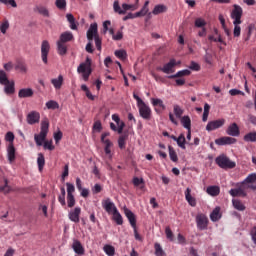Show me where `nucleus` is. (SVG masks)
<instances>
[{
	"mask_svg": "<svg viewBox=\"0 0 256 256\" xmlns=\"http://www.w3.org/2000/svg\"><path fill=\"white\" fill-rule=\"evenodd\" d=\"M173 109L175 117H177V119H181L183 117V113H185V110H183V108L177 104L173 106Z\"/></svg>",
	"mask_w": 256,
	"mask_h": 256,
	"instance_id": "obj_37",
	"label": "nucleus"
},
{
	"mask_svg": "<svg viewBox=\"0 0 256 256\" xmlns=\"http://www.w3.org/2000/svg\"><path fill=\"white\" fill-rule=\"evenodd\" d=\"M15 70L20 71V73H27V64H25V62H17Z\"/></svg>",
	"mask_w": 256,
	"mask_h": 256,
	"instance_id": "obj_45",
	"label": "nucleus"
},
{
	"mask_svg": "<svg viewBox=\"0 0 256 256\" xmlns=\"http://www.w3.org/2000/svg\"><path fill=\"white\" fill-rule=\"evenodd\" d=\"M97 37H99L97 23H93L90 25V27L87 31V39H88V41H92L93 39H96Z\"/></svg>",
	"mask_w": 256,
	"mask_h": 256,
	"instance_id": "obj_12",
	"label": "nucleus"
},
{
	"mask_svg": "<svg viewBox=\"0 0 256 256\" xmlns=\"http://www.w3.org/2000/svg\"><path fill=\"white\" fill-rule=\"evenodd\" d=\"M41 119V115L39 112L32 111L27 115V123L28 125H35V123H39Z\"/></svg>",
	"mask_w": 256,
	"mask_h": 256,
	"instance_id": "obj_14",
	"label": "nucleus"
},
{
	"mask_svg": "<svg viewBox=\"0 0 256 256\" xmlns=\"http://www.w3.org/2000/svg\"><path fill=\"white\" fill-rule=\"evenodd\" d=\"M232 205L234 208L237 209V211H245V205L239 199H233Z\"/></svg>",
	"mask_w": 256,
	"mask_h": 256,
	"instance_id": "obj_36",
	"label": "nucleus"
},
{
	"mask_svg": "<svg viewBox=\"0 0 256 256\" xmlns=\"http://www.w3.org/2000/svg\"><path fill=\"white\" fill-rule=\"evenodd\" d=\"M66 187H67V196L73 195V192L75 191V185L67 182Z\"/></svg>",
	"mask_w": 256,
	"mask_h": 256,
	"instance_id": "obj_54",
	"label": "nucleus"
},
{
	"mask_svg": "<svg viewBox=\"0 0 256 256\" xmlns=\"http://www.w3.org/2000/svg\"><path fill=\"white\" fill-rule=\"evenodd\" d=\"M175 65H177V62H175V59H171L169 61V63H167L166 65H164V67L162 68V71L164 73H175Z\"/></svg>",
	"mask_w": 256,
	"mask_h": 256,
	"instance_id": "obj_21",
	"label": "nucleus"
},
{
	"mask_svg": "<svg viewBox=\"0 0 256 256\" xmlns=\"http://www.w3.org/2000/svg\"><path fill=\"white\" fill-rule=\"evenodd\" d=\"M51 83L55 89H60L63 86V77L59 75L58 78L52 79Z\"/></svg>",
	"mask_w": 256,
	"mask_h": 256,
	"instance_id": "obj_35",
	"label": "nucleus"
},
{
	"mask_svg": "<svg viewBox=\"0 0 256 256\" xmlns=\"http://www.w3.org/2000/svg\"><path fill=\"white\" fill-rule=\"evenodd\" d=\"M113 9H114V13H118V15H125V11L123 10V8L121 9V6L119 5L118 0L114 1Z\"/></svg>",
	"mask_w": 256,
	"mask_h": 256,
	"instance_id": "obj_47",
	"label": "nucleus"
},
{
	"mask_svg": "<svg viewBox=\"0 0 256 256\" xmlns=\"http://www.w3.org/2000/svg\"><path fill=\"white\" fill-rule=\"evenodd\" d=\"M250 235H251V237H252L253 243L256 245V226H254V227L251 229Z\"/></svg>",
	"mask_w": 256,
	"mask_h": 256,
	"instance_id": "obj_64",
	"label": "nucleus"
},
{
	"mask_svg": "<svg viewBox=\"0 0 256 256\" xmlns=\"http://www.w3.org/2000/svg\"><path fill=\"white\" fill-rule=\"evenodd\" d=\"M11 81L9 77H7V72L4 70H0V85H7Z\"/></svg>",
	"mask_w": 256,
	"mask_h": 256,
	"instance_id": "obj_43",
	"label": "nucleus"
},
{
	"mask_svg": "<svg viewBox=\"0 0 256 256\" xmlns=\"http://www.w3.org/2000/svg\"><path fill=\"white\" fill-rule=\"evenodd\" d=\"M221 211V208L216 207L212 213L210 214V219L211 221H219V219H221V216H219V212Z\"/></svg>",
	"mask_w": 256,
	"mask_h": 256,
	"instance_id": "obj_42",
	"label": "nucleus"
},
{
	"mask_svg": "<svg viewBox=\"0 0 256 256\" xmlns=\"http://www.w3.org/2000/svg\"><path fill=\"white\" fill-rule=\"evenodd\" d=\"M72 249L74 250V253H76V255H85V248L79 240H74L72 244Z\"/></svg>",
	"mask_w": 256,
	"mask_h": 256,
	"instance_id": "obj_16",
	"label": "nucleus"
},
{
	"mask_svg": "<svg viewBox=\"0 0 256 256\" xmlns=\"http://www.w3.org/2000/svg\"><path fill=\"white\" fill-rule=\"evenodd\" d=\"M57 49L60 55H67V45L63 42H57Z\"/></svg>",
	"mask_w": 256,
	"mask_h": 256,
	"instance_id": "obj_44",
	"label": "nucleus"
},
{
	"mask_svg": "<svg viewBox=\"0 0 256 256\" xmlns=\"http://www.w3.org/2000/svg\"><path fill=\"white\" fill-rule=\"evenodd\" d=\"M102 207L108 215H112L115 212V209H117V206H115V203L111 201V198L102 200Z\"/></svg>",
	"mask_w": 256,
	"mask_h": 256,
	"instance_id": "obj_7",
	"label": "nucleus"
},
{
	"mask_svg": "<svg viewBox=\"0 0 256 256\" xmlns=\"http://www.w3.org/2000/svg\"><path fill=\"white\" fill-rule=\"evenodd\" d=\"M189 69H191L192 71H200L201 70V66L197 62L192 61L190 63Z\"/></svg>",
	"mask_w": 256,
	"mask_h": 256,
	"instance_id": "obj_56",
	"label": "nucleus"
},
{
	"mask_svg": "<svg viewBox=\"0 0 256 256\" xmlns=\"http://www.w3.org/2000/svg\"><path fill=\"white\" fill-rule=\"evenodd\" d=\"M138 109H139L140 117H142V119H146V120L151 119V108L147 104H145V102L138 105Z\"/></svg>",
	"mask_w": 256,
	"mask_h": 256,
	"instance_id": "obj_8",
	"label": "nucleus"
},
{
	"mask_svg": "<svg viewBox=\"0 0 256 256\" xmlns=\"http://www.w3.org/2000/svg\"><path fill=\"white\" fill-rule=\"evenodd\" d=\"M208 195H211L212 197H217L220 193V189L218 186H210L207 188Z\"/></svg>",
	"mask_w": 256,
	"mask_h": 256,
	"instance_id": "obj_38",
	"label": "nucleus"
},
{
	"mask_svg": "<svg viewBox=\"0 0 256 256\" xmlns=\"http://www.w3.org/2000/svg\"><path fill=\"white\" fill-rule=\"evenodd\" d=\"M47 109H51L52 111H55V109H59V103L55 100H49L46 102Z\"/></svg>",
	"mask_w": 256,
	"mask_h": 256,
	"instance_id": "obj_49",
	"label": "nucleus"
},
{
	"mask_svg": "<svg viewBox=\"0 0 256 256\" xmlns=\"http://www.w3.org/2000/svg\"><path fill=\"white\" fill-rule=\"evenodd\" d=\"M185 197L186 201L189 203V205H191V207H195L197 205V201L195 200V198H193V196H191V188L186 189Z\"/></svg>",
	"mask_w": 256,
	"mask_h": 256,
	"instance_id": "obj_25",
	"label": "nucleus"
},
{
	"mask_svg": "<svg viewBox=\"0 0 256 256\" xmlns=\"http://www.w3.org/2000/svg\"><path fill=\"white\" fill-rule=\"evenodd\" d=\"M0 193H4L5 195L11 193V186H9V180L7 178H4V186H0Z\"/></svg>",
	"mask_w": 256,
	"mask_h": 256,
	"instance_id": "obj_32",
	"label": "nucleus"
},
{
	"mask_svg": "<svg viewBox=\"0 0 256 256\" xmlns=\"http://www.w3.org/2000/svg\"><path fill=\"white\" fill-rule=\"evenodd\" d=\"M188 75H191V70L185 69V70L178 71L174 75L168 76V79H179L180 77H188Z\"/></svg>",
	"mask_w": 256,
	"mask_h": 256,
	"instance_id": "obj_24",
	"label": "nucleus"
},
{
	"mask_svg": "<svg viewBox=\"0 0 256 256\" xmlns=\"http://www.w3.org/2000/svg\"><path fill=\"white\" fill-rule=\"evenodd\" d=\"M226 133L230 135V137H239V135H241V132L239 130V126L237 125V123L230 124L226 129Z\"/></svg>",
	"mask_w": 256,
	"mask_h": 256,
	"instance_id": "obj_13",
	"label": "nucleus"
},
{
	"mask_svg": "<svg viewBox=\"0 0 256 256\" xmlns=\"http://www.w3.org/2000/svg\"><path fill=\"white\" fill-rule=\"evenodd\" d=\"M230 17H231V19H234L233 25H241V23H242L241 17H243V8H241V6L235 4Z\"/></svg>",
	"mask_w": 256,
	"mask_h": 256,
	"instance_id": "obj_4",
	"label": "nucleus"
},
{
	"mask_svg": "<svg viewBox=\"0 0 256 256\" xmlns=\"http://www.w3.org/2000/svg\"><path fill=\"white\" fill-rule=\"evenodd\" d=\"M7 153L9 163H13V161H15V146L13 145V143L9 144L7 148Z\"/></svg>",
	"mask_w": 256,
	"mask_h": 256,
	"instance_id": "obj_26",
	"label": "nucleus"
},
{
	"mask_svg": "<svg viewBox=\"0 0 256 256\" xmlns=\"http://www.w3.org/2000/svg\"><path fill=\"white\" fill-rule=\"evenodd\" d=\"M216 164L220 166L221 169H235V162L231 161L229 157L225 155H220L216 159Z\"/></svg>",
	"mask_w": 256,
	"mask_h": 256,
	"instance_id": "obj_3",
	"label": "nucleus"
},
{
	"mask_svg": "<svg viewBox=\"0 0 256 256\" xmlns=\"http://www.w3.org/2000/svg\"><path fill=\"white\" fill-rule=\"evenodd\" d=\"M74 39H75V36H73V33L70 31H66L60 35L58 42L65 44V43H69V41H73Z\"/></svg>",
	"mask_w": 256,
	"mask_h": 256,
	"instance_id": "obj_17",
	"label": "nucleus"
},
{
	"mask_svg": "<svg viewBox=\"0 0 256 256\" xmlns=\"http://www.w3.org/2000/svg\"><path fill=\"white\" fill-rule=\"evenodd\" d=\"M49 51H51V45L49 44V41L44 40L41 44V59L45 65H47L48 60L47 57L49 56Z\"/></svg>",
	"mask_w": 256,
	"mask_h": 256,
	"instance_id": "obj_6",
	"label": "nucleus"
},
{
	"mask_svg": "<svg viewBox=\"0 0 256 256\" xmlns=\"http://www.w3.org/2000/svg\"><path fill=\"white\" fill-rule=\"evenodd\" d=\"M127 139H129V134H122L118 138V147L119 149H125L127 145Z\"/></svg>",
	"mask_w": 256,
	"mask_h": 256,
	"instance_id": "obj_27",
	"label": "nucleus"
},
{
	"mask_svg": "<svg viewBox=\"0 0 256 256\" xmlns=\"http://www.w3.org/2000/svg\"><path fill=\"white\" fill-rule=\"evenodd\" d=\"M104 253H106V255L108 256H115V247H113L112 245H105L104 246Z\"/></svg>",
	"mask_w": 256,
	"mask_h": 256,
	"instance_id": "obj_50",
	"label": "nucleus"
},
{
	"mask_svg": "<svg viewBox=\"0 0 256 256\" xmlns=\"http://www.w3.org/2000/svg\"><path fill=\"white\" fill-rule=\"evenodd\" d=\"M225 125V119H218L208 122L206 125V131H215V129H220V127H223Z\"/></svg>",
	"mask_w": 256,
	"mask_h": 256,
	"instance_id": "obj_9",
	"label": "nucleus"
},
{
	"mask_svg": "<svg viewBox=\"0 0 256 256\" xmlns=\"http://www.w3.org/2000/svg\"><path fill=\"white\" fill-rule=\"evenodd\" d=\"M5 139L9 143H13V141H15V134H13V132H7L6 136H5Z\"/></svg>",
	"mask_w": 256,
	"mask_h": 256,
	"instance_id": "obj_59",
	"label": "nucleus"
},
{
	"mask_svg": "<svg viewBox=\"0 0 256 256\" xmlns=\"http://www.w3.org/2000/svg\"><path fill=\"white\" fill-rule=\"evenodd\" d=\"M165 233H166L167 239H169V241H173L174 237H173V231H171V228L166 227Z\"/></svg>",
	"mask_w": 256,
	"mask_h": 256,
	"instance_id": "obj_61",
	"label": "nucleus"
},
{
	"mask_svg": "<svg viewBox=\"0 0 256 256\" xmlns=\"http://www.w3.org/2000/svg\"><path fill=\"white\" fill-rule=\"evenodd\" d=\"M244 181H246V183L255 184L256 173H252V174L248 175Z\"/></svg>",
	"mask_w": 256,
	"mask_h": 256,
	"instance_id": "obj_55",
	"label": "nucleus"
},
{
	"mask_svg": "<svg viewBox=\"0 0 256 256\" xmlns=\"http://www.w3.org/2000/svg\"><path fill=\"white\" fill-rule=\"evenodd\" d=\"M37 165H38V169L41 173V171H43V168L45 167V156L41 153L38 154Z\"/></svg>",
	"mask_w": 256,
	"mask_h": 256,
	"instance_id": "obj_39",
	"label": "nucleus"
},
{
	"mask_svg": "<svg viewBox=\"0 0 256 256\" xmlns=\"http://www.w3.org/2000/svg\"><path fill=\"white\" fill-rule=\"evenodd\" d=\"M67 203H68V207H75V196L70 195L67 196Z\"/></svg>",
	"mask_w": 256,
	"mask_h": 256,
	"instance_id": "obj_57",
	"label": "nucleus"
},
{
	"mask_svg": "<svg viewBox=\"0 0 256 256\" xmlns=\"http://www.w3.org/2000/svg\"><path fill=\"white\" fill-rule=\"evenodd\" d=\"M109 25H111V21L109 20H106L103 22V35H106L107 34V31H109Z\"/></svg>",
	"mask_w": 256,
	"mask_h": 256,
	"instance_id": "obj_60",
	"label": "nucleus"
},
{
	"mask_svg": "<svg viewBox=\"0 0 256 256\" xmlns=\"http://www.w3.org/2000/svg\"><path fill=\"white\" fill-rule=\"evenodd\" d=\"M55 5L58 9L63 11V9L67 8V1L66 0H56Z\"/></svg>",
	"mask_w": 256,
	"mask_h": 256,
	"instance_id": "obj_51",
	"label": "nucleus"
},
{
	"mask_svg": "<svg viewBox=\"0 0 256 256\" xmlns=\"http://www.w3.org/2000/svg\"><path fill=\"white\" fill-rule=\"evenodd\" d=\"M47 133H49V119L45 118L41 122L40 133L34 135V140L38 147H41L43 142L47 139Z\"/></svg>",
	"mask_w": 256,
	"mask_h": 256,
	"instance_id": "obj_1",
	"label": "nucleus"
},
{
	"mask_svg": "<svg viewBox=\"0 0 256 256\" xmlns=\"http://www.w3.org/2000/svg\"><path fill=\"white\" fill-rule=\"evenodd\" d=\"M77 72L82 74L84 81H89V77L93 73V69H91V58L87 57L85 62L78 66Z\"/></svg>",
	"mask_w": 256,
	"mask_h": 256,
	"instance_id": "obj_2",
	"label": "nucleus"
},
{
	"mask_svg": "<svg viewBox=\"0 0 256 256\" xmlns=\"http://www.w3.org/2000/svg\"><path fill=\"white\" fill-rule=\"evenodd\" d=\"M243 139H244V141H246V143H255L256 142V131L247 133L246 135H244Z\"/></svg>",
	"mask_w": 256,
	"mask_h": 256,
	"instance_id": "obj_33",
	"label": "nucleus"
},
{
	"mask_svg": "<svg viewBox=\"0 0 256 256\" xmlns=\"http://www.w3.org/2000/svg\"><path fill=\"white\" fill-rule=\"evenodd\" d=\"M149 13V0L144 3V6L139 12H136V17H145Z\"/></svg>",
	"mask_w": 256,
	"mask_h": 256,
	"instance_id": "obj_28",
	"label": "nucleus"
},
{
	"mask_svg": "<svg viewBox=\"0 0 256 256\" xmlns=\"http://www.w3.org/2000/svg\"><path fill=\"white\" fill-rule=\"evenodd\" d=\"M176 143L180 149H186L185 144L187 143V140L185 139V135L180 134L176 140Z\"/></svg>",
	"mask_w": 256,
	"mask_h": 256,
	"instance_id": "obj_40",
	"label": "nucleus"
},
{
	"mask_svg": "<svg viewBox=\"0 0 256 256\" xmlns=\"http://www.w3.org/2000/svg\"><path fill=\"white\" fill-rule=\"evenodd\" d=\"M240 186L242 187L245 193H247L248 189L256 191V184H251L249 182H246L245 180L240 184Z\"/></svg>",
	"mask_w": 256,
	"mask_h": 256,
	"instance_id": "obj_34",
	"label": "nucleus"
},
{
	"mask_svg": "<svg viewBox=\"0 0 256 256\" xmlns=\"http://www.w3.org/2000/svg\"><path fill=\"white\" fill-rule=\"evenodd\" d=\"M168 149H169V157L171 161H173V163H177L179 161L177 152H175V149L172 146H169Z\"/></svg>",
	"mask_w": 256,
	"mask_h": 256,
	"instance_id": "obj_41",
	"label": "nucleus"
},
{
	"mask_svg": "<svg viewBox=\"0 0 256 256\" xmlns=\"http://www.w3.org/2000/svg\"><path fill=\"white\" fill-rule=\"evenodd\" d=\"M114 55L118 58V59H127V52L125 50H116Z\"/></svg>",
	"mask_w": 256,
	"mask_h": 256,
	"instance_id": "obj_53",
	"label": "nucleus"
},
{
	"mask_svg": "<svg viewBox=\"0 0 256 256\" xmlns=\"http://www.w3.org/2000/svg\"><path fill=\"white\" fill-rule=\"evenodd\" d=\"M35 10L43 17H49V10L45 6H37Z\"/></svg>",
	"mask_w": 256,
	"mask_h": 256,
	"instance_id": "obj_46",
	"label": "nucleus"
},
{
	"mask_svg": "<svg viewBox=\"0 0 256 256\" xmlns=\"http://www.w3.org/2000/svg\"><path fill=\"white\" fill-rule=\"evenodd\" d=\"M112 215L113 221H115V223L118 225H123V216H121V213H119L118 209H115Z\"/></svg>",
	"mask_w": 256,
	"mask_h": 256,
	"instance_id": "obj_31",
	"label": "nucleus"
},
{
	"mask_svg": "<svg viewBox=\"0 0 256 256\" xmlns=\"http://www.w3.org/2000/svg\"><path fill=\"white\" fill-rule=\"evenodd\" d=\"M33 95H34V92H33V89L31 88H22L18 92L19 99H26L29 97H33Z\"/></svg>",
	"mask_w": 256,
	"mask_h": 256,
	"instance_id": "obj_18",
	"label": "nucleus"
},
{
	"mask_svg": "<svg viewBox=\"0 0 256 256\" xmlns=\"http://www.w3.org/2000/svg\"><path fill=\"white\" fill-rule=\"evenodd\" d=\"M196 225L199 231H205L209 226V218L207 215L200 213L196 215Z\"/></svg>",
	"mask_w": 256,
	"mask_h": 256,
	"instance_id": "obj_5",
	"label": "nucleus"
},
{
	"mask_svg": "<svg viewBox=\"0 0 256 256\" xmlns=\"http://www.w3.org/2000/svg\"><path fill=\"white\" fill-rule=\"evenodd\" d=\"M105 147H104V151L105 154L108 155L109 159H111L113 156L111 155V147H113V142H111V140H106L104 142Z\"/></svg>",
	"mask_w": 256,
	"mask_h": 256,
	"instance_id": "obj_29",
	"label": "nucleus"
},
{
	"mask_svg": "<svg viewBox=\"0 0 256 256\" xmlns=\"http://www.w3.org/2000/svg\"><path fill=\"white\" fill-rule=\"evenodd\" d=\"M234 37H240L241 36V26L239 24H234Z\"/></svg>",
	"mask_w": 256,
	"mask_h": 256,
	"instance_id": "obj_58",
	"label": "nucleus"
},
{
	"mask_svg": "<svg viewBox=\"0 0 256 256\" xmlns=\"http://www.w3.org/2000/svg\"><path fill=\"white\" fill-rule=\"evenodd\" d=\"M216 145L223 146V145H235L237 140L233 137L223 136L215 140Z\"/></svg>",
	"mask_w": 256,
	"mask_h": 256,
	"instance_id": "obj_10",
	"label": "nucleus"
},
{
	"mask_svg": "<svg viewBox=\"0 0 256 256\" xmlns=\"http://www.w3.org/2000/svg\"><path fill=\"white\" fill-rule=\"evenodd\" d=\"M94 41H95L96 49L98 51H101V44H102L101 38L99 36H96V38H94Z\"/></svg>",
	"mask_w": 256,
	"mask_h": 256,
	"instance_id": "obj_63",
	"label": "nucleus"
},
{
	"mask_svg": "<svg viewBox=\"0 0 256 256\" xmlns=\"http://www.w3.org/2000/svg\"><path fill=\"white\" fill-rule=\"evenodd\" d=\"M9 20L5 19L3 20V22L0 24V31L3 35H5L7 33V31L9 30Z\"/></svg>",
	"mask_w": 256,
	"mask_h": 256,
	"instance_id": "obj_48",
	"label": "nucleus"
},
{
	"mask_svg": "<svg viewBox=\"0 0 256 256\" xmlns=\"http://www.w3.org/2000/svg\"><path fill=\"white\" fill-rule=\"evenodd\" d=\"M80 216H81V209L79 207H76L73 211L69 212L68 214L70 221H72L73 223H79Z\"/></svg>",
	"mask_w": 256,
	"mask_h": 256,
	"instance_id": "obj_15",
	"label": "nucleus"
},
{
	"mask_svg": "<svg viewBox=\"0 0 256 256\" xmlns=\"http://www.w3.org/2000/svg\"><path fill=\"white\" fill-rule=\"evenodd\" d=\"M66 19L70 29H72V31H77L79 24L75 21V16H73V14H66Z\"/></svg>",
	"mask_w": 256,
	"mask_h": 256,
	"instance_id": "obj_23",
	"label": "nucleus"
},
{
	"mask_svg": "<svg viewBox=\"0 0 256 256\" xmlns=\"http://www.w3.org/2000/svg\"><path fill=\"white\" fill-rule=\"evenodd\" d=\"M207 23L202 18H198L195 20V27H205Z\"/></svg>",
	"mask_w": 256,
	"mask_h": 256,
	"instance_id": "obj_62",
	"label": "nucleus"
},
{
	"mask_svg": "<svg viewBox=\"0 0 256 256\" xmlns=\"http://www.w3.org/2000/svg\"><path fill=\"white\" fill-rule=\"evenodd\" d=\"M122 9L124 10V15L127 11H137L139 9V0H135L134 4H122Z\"/></svg>",
	"mask_w": 256,
	"mask_h": 256,
	"instance_id": "obj_20",
	"label": "nucleus"
},
{
	"mask_svg": "<svg viewBox=\"0 0 256 256\" xmlns=\"http://www.w3.org/2000/svg\"><path fill=\"white\" fill-rule=\"evenodd\" d=\"M180 121L184 129H191V118L189 116H183L182 118H180Z\"/></svg>",
	"mask_w": 256,
	"mask_h": 256,
	"instance_id": "obj_30",
	"label": "nucleus"
},
{
	"mask_svg": "<svg viewBox=\"0 0 256 256\" xmlns=\"http://www.w3.org/2000/svg\"><path fill=\"white\" fill-rule=\"evenodd\" d=\"M124 215H126L131 227L135 229L137 227V217L135 214L127 207H124Z\"/></svg>",
	"mask_w": 256,
	"mask_h": 256,
	"instance_id": "obj_11",
	"label": "nucleus"
},
{
	"mask_svg": "<svg viewBox=\"0 0 256 256\" xmlns=\"http://www.w3.org/2000/svg\"><path fill=\"white\" fill-rule=\"evenodd\" d=\"M229 193L231 197H247V192L243 190L241 185L238 188L231 189Z\"/></svg>",
	"mask_w": 256,
	"mask_h": 256,
	"instance_id": "obj_19",
	"label": "nucleus"
},
{
	"mask_svg": "<svg viewBox=\"0 0 256 256\" xmlns=\"http://www.w3.org/2000/svg\"><path fill=\"white\" fill-rule=\"evenodd\" d=\"M152 105L156 112L160 113L159 107H161V99L152 98L151 99Z\"/></svg>",
	"mask_w": 256,
	"mask_h": 256,
	"instance_id": "obj_52",
	"label": "nucleus"
},
{
	"mask_svg": "<svg viewBox=\"0 0 256 256\" xmlns=\"http://www.w3.org/2000/svg\"><path fill=\"white\" fill-rule=\"evenodd\" d=\"M2 85H4V93L6 95H13L15 93V81L11 80L7 84Z\"/></svg>",
	"mask_w": 256,
	"mask_h": 256,
	"instance_id": "obj_22",
	"label": "nucleus"
}]
</instances>
